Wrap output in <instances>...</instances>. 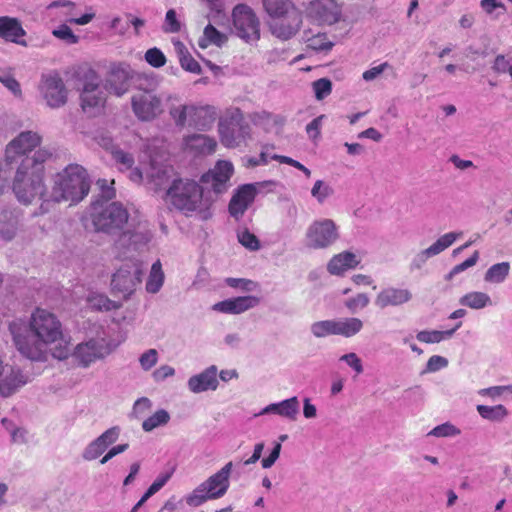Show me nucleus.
Here are the masks:
<instances>
[{
	"instance_id": "nucleus-1",
	"label": "nucleus",
	"mask_w": 512,
	"mask_h": 512,
	"mask_svg": "<svg viewBox=\"0 0 512 512\" xmlns=\"http://www.w3.org/2000/svg\"><path fill=\"white\" fill-rule=\"evenodd\" d=\"M9 331L20 354L33 361L45 360L46 347L62 337L61 323L57 317L40 308L30 317L29 331L19 321L11 322Z\"/></svg>"
},
{
	"instance_id": "nucleus-2",
	"label": "nucleus",
	"mask_w": 512,
	"mask_h": 512,
	"mask_svg": "<svg viewBox=\"0 0 512 512\" xmlns=\"http://www.w3.org/2000/svg\"><path fill=\"white\" fill-rule=\"evenodd\" d=\"M51 156L47 148H39L32 157L23 158L16 166L12 188L19 202L30 204L35 198L44 195V164Z\"/></svg>"
},
{
	"instance_id": "nucleus-3",
	"label": "nucleus",
	"mask_w": 512,
	"mask_h": 512,
	"mask_svg": "<svg viewBox=\"0 0 512 512\" xmlns=\"http://www.w3.org/2000/svg\"><path fill=\"white\" fill-rule=\"evenodd\" d=\"M166 204L171 205L185 216H198L201 220L211 217L210 202L203 198V190L193 180L174 179L163 196Z\"/></svg>"
},
{
	"instance_id": "nucleus-4",
	"label": "nucleus",
	"mask_w": 512,
	"mask_h": 512,
	"mask_svg": "<svg viewBox=\"0 0 512 512\" xmlns=\"http://www.w3.org/2000/svg\"><path fill=\"white\" fill-rule=\"evenodd\" d=\"M90 179L81 165L70 164L54 178L51 198L56 202L78 203L89 193Z\"/></svg>"
},
{
	"instance_id": "nucleus-5",
	"label": "nucleus",
	"mask_w": 512,
	"mask_h": 512,
	"mask_svg": "<svg viewBox=\"0 0 512 512\" xmlns=\"http://www.w3.org/2000/svg\"><path fill=\"white\" fill-rule=\"evenodd\" d=\"M233 463H226L219 471L199 484L191 493L185 496L186 503L191 507H198L208 500L223 497L230 486V475Z\"/></svg>"
},
{
	"instance_id": "nucleus-6",
	"label": "nucleus",
	"mask_w": 512,
	"mask_h": 512,
	"mask_svg": "<svg viewBox=\"0 0 512 512\" xmlns=\"http://www.w3.org/2000/svg\"><path fill=\"white\" fill-rule=\"evenodd\" d=\"M218 130L222 144L228 148H235L246 141L251 128L239 108H230L220 118Z\"/></svg>"
},
{
	"instance_id": "nucleus-7",
	"label": "nucleus",
	"mask_w": 512,
	"mask_h": 512,
	"mask_svg": "<svg viewBox=\"0 0 512 512\" xmlns=\"http://www.w3.org/2000/svg\"><path fill=\"white\" fill-rule=\"evenodd\" d=\"M339 237L338 226L332 219L315 220L305 232V246L313 250L327 249L336 243Z\"/></svg>"
},
{
	"instance_id": "nucleus-8",
	"label": "nucleus",
	"mask_w": 512,
	"mask_h": 512,
	"mask_svg": "<svg viewBox=\"0 0 512 512\" xmlns=\"http://www.w3.org/2000/svg\"><path fill=\"white\" fill-rule=\"evenodd\" d=\"M128 221V212L119 202L95 207L92 222L96 230L112 233L121 229Z\"/></svg>"
},
{
	"instance_id": "nucleus-9",
	"label": "nucleus",
	"mask_w": 512,
	"mask_h": 512,
	"mask_svg": "<svg viewBox=\"0 0 512 512\" xmlns=\"http://www.w3.org/2000/svg\"><path fill=\"white\" fill-rule=\"evenodd\" d=\"M233 28L235 34L247 43L260 39V22L254 11L245 4H238L233 9Z\"/></svg>"
},
{
	"instance_id": "nucleus-10",
	"label": "nucleus",
	"mask_w": 512,
	"mask_h": 512,
	"mask_svg": "<svg viewBox=\"0 0 512 512\" xmlns=\"http://www.w3.org/2000/svg\"><path fill=\"white\" fill-rule=\"evenodd\" d=\"M151 238V232L145 227L123 232L114 245L116 256L120 259L134 260L138 253L145 250Z\"/></svg>"
},
{
	"instance_id": "nucleus-11",
	"label": "nucleus",
	"mask_w": 512,
	"mask_h": 512,
	"mask_svg": "<svg viewBox=\"0 0 512 512\" xmlns=\"http://www.w3.org/2000/svg\"><path fill=\"white\" fill-rule=\"evenodd\" d=\"M42 137L34 131H23L12 139L5 149V160L10 166H18L23 158L40 145Z\"/></svg>"
},
{
	"instance_id": "nucleus-12",
	"label": "nucleus",
	"mask_w": 512,
	"mask_h": 512,
	"mask_svg": "<svg viewBox=\"0 0 512 512\" xmlns=\"http://www.w3.org/2000/svg\"><path fill=\"white\" fill-rule=\"evenodd\" d=\"M112 352L111 345L104 338H91L75 346L72 357L78 366L88 368L92 363L101 360Z\"/></svg>"
},
{
	"instance_id": "nucleus-13",
	"label": "nucleus",
	"mask_w": 512,
	"mask_h": 512,
	"mask_svg": "<svg viewBox=\"0 0 512 512\" xmlns=\"http://www.w3.org/2000/svg\"><path fill=\"white\" fill-rule=\"evenodd\" d=\"M303 24V13L298 8L282 16L270 19L269 31L279 40L287 41L292 39L301 29Z\"/></svg>"
},
{
	"instance_id": "nucleus-14",
	"label": "nucleus",
	"mask_w": 512,
	"mask_h": 512,
	"mask_svg": "<svg viewBox=\"0 0 512 512\" xmlns=\"http://www.w3.org/2000/svg\"><path fill=\"white\" fill-rule=\"evenodd\" d=\"M305 14L313 22L332 25L340 20L342 9L337 0H312L307 4Z\"/></svg>"
},
{
	"instance_id": "nucleus-15",
	"label": "nucleus",
	"mask_w": 512,
	"mask_h": 512,
	"mask_svg": "<svg viewBox=\"0 0 512 512\" xmlns=\"http://www.w3.org/2000/svg\"><path fill=\"white\" fill-rule=\"evenodd\" d=\"M132 109L141 121H151L163 111L162 100L152 91H139L132 96Z\"/></svg>"
},
{
	"instance_id": "nucleus-16",
	"label": "nucleus",
	"mask_w": 512,
	"mask_h": 512,
	"mask_svg": "<svg viewBox=\"0 0 512 512\" xmlns=\"http://www.w3.org/2000/svg\"><path fill=\"white\" fill-rule=\"evenodd\" d=\"M142 269L140 264L133 262L132 265L125 264L120 267L112 277L111 285L114 291L130 296L141 283Z\"/></svg>"
},
{
	"instance_id": "nucleus-17",
	"label": "nucleus",
	"mask_w": 512,
	"mask_h": 512,
	"mask_svg": "<svg viewBox=\"0 0 512 512\" xmlns=\"http://www.w3.org/2000/svg\"><path fill=\"white\" fill-rule=\"evenodd\" d=\"M40 89L47 105L51 108H59L67 101V90L57 73L43 75Z\"/></svg>"
},
{
	"instance_id": "nucleus-18",
	"label": "nucleus",
	"mask_w": 512,
	"mask_h": 512,
	"mask_svg": "<svg viewBox=\"0 0 512 512\" xmlns=\"http://www.w3.org/2000/svg\"><path fill=\"white\" fill-rule=\"evenodd\" d=\"M461 236L462 232H449L442 235L431 246L420 251L418 254L415 255V257L411 261L410 269H421L429 258L434 257L443 252Z\"/></svg>"
},
{
	"instance_id": "nucleus-19",
	"label": "nucleus",
	"mask_w": 512,
	"mask_h": 512,
	"mask_svg": "<svg viewBox=\"0 0 512 512\" xmlns=\"http://www.w3.org/2000/svg\"><path fill=\"white\" fill-rule=\"evenodd\" d=\"M119 426H113L91 441L83 450L82 458L86 461H93L99 458L120 436Z\"/></svg>"
},
{
	"instance_id": "nucleus-20",
	"label": "nucleus",
	"mask_w": 512,
	"mask_h": 512,
	"mask_svg": "<svg viewBox=\"0 0 512 512\" xmlns=\"http://www.w3.org/2000/svg\"><path fill=\"white\" fill-rule=\"evenodd\" d=\"M258 184L241 185L233 194L229 203V213L236 220L243 217L248 207L254 202Z\"/></svg>"
},
{
	"instance_id": "nucleus-21",
	"label": "nucleus",
	"mask_w": 512,
	"mask_h": 512,
	"mask_svg": "<svg viewBox=\"0 0 512 512\" xmlns=\"http://www.w3.org/2000/svg\"><path fill=\"white\" fill-rule=\"evenodd\" d=\"M413 298L408 288L388 286L383 288L375 297L374 304L378 309L398 307L410 302Z\"/></svg>"
},
{
	"instance_id": "nucleus-22",
	"label": "nucleus",
	"mask_w": 512,
	"mask_h": 512,
	"mask_svg": "<svg viewBox=\"0 0 512 512\" xmlns=\"http://www.w3.org/2000/svg\"><path fill=\"white\" fill-rule=\"evenodd\" d=\"M233 170V165L230 162L218 161L212 170L202 176V181L210 184L215 193H223L228 188Z\"/></svg>"
},
{
	"instance_id": "nucleus-23",
	"label": "nucleus",
	"mask_w": 512,
	"mask_h": 512,
	"mask_svg": "<svg viewBox=\"0 0 512 512\" xmlns=\"http://www.w3.org/2000/svg\"><path fill=\"white\" fill-rule=\"evenodd\" d=\"M259 303L260 298L257 296H239L217 302L212 309L225 314L237 315L257 307Z\"/></svg>"
},
{
	"instance_id": "nucleus-24",
	"label": "nucleus",
	"mask_w": 512,
	"mask_h": 512,
	"mask_svg": "<svg viewBox=\"0 0 512 512\" xmlns=\"http://www.w3.org/2000/svg\"><path fill=\"white\" fill-rule=\"evenodd\" d=\"M29 377L17 367L9 366L0 377V394L9 397L27 384Z\"/></svg>"
},
{
	"instance_id": "nucleus-25",
	"label": "nucleus",
	"mask_w": 512,
	"mask_h": 512,
	"mask_svg": "<svg viewBox=\"0 0 512 512\" xmlns=\"http://www.w3.org/2000/svg\"><path fill=\"white\" fill-rule=\"evenodd\" d=\"M105 97L102 89L98 84L86 83L81 92V106L84 112L94 115L103 107Z\"/></svg>"
},
{
	"instance_id": "nucleus-26",
	"label": "nucleus",
	"mask_w": 512,
	"mask_h": 512,
	"mask_svg": "<svg viewBox=\"0 0 512 512\" xmlns=\"http://www.w3.org/2000/svg\"><path fill=\"white\" fill-rule=\"evenodd\" d=\"M193 393H202L207 390H216L218 387L217 367L211 365L199 374L193 375L187 382Z\"/></svg>"
},
{
	"instance_id": "nucleus-27",
	"label": "nucleus",
	"mask_w": 512,
	"mask_h": 512,
	"mask_svg": "<svg viewBox=\"0 0 512 512\" xmlns=\"http://www.w3.org/2000/svg\"><path fill=\"white\" fill-rule=\"evenodd\" d=\"M132 78V71L126 64H119L112 67L108 78V85L117 96L127 92L129 80Z\"/></svg>"
},
{
	"instance_id": "nucleus-28",
	"label": "nucleus",
	"mask_w": 512,
	"mask_h": 512,
	"mask_svg": "<svg viewBox=\"0 0 512 512\" xmlns=\"http://www.w3.org/2000/svg\"><path fill=\"white\" fill-rule=\"evenodd\" d=\"M216 141L204 134H192L184 138V147L195 155H207L215 151Z\"/></svg>"
},
{
	"instance_id": "nucleus-29",
	"label": "nucleus",
	"mask_w": 512,
	"mask_h": 512,
	"mask_svg": "<svg viewBox=\"0 0 512 512\" xmlns=\"http://www.w3.org/2000/svg\"><path fill=\"white\" fill-rule=\"evenodd\" d=\"M357 256L349 251L334 255L327 264V271L331 275H341L349 269H353L359 264Z\"/></svg>"
},
{
	"instance_id": "nucleus-30",
	"label": "nucleus",
	"mask_w": 512,
	"mask_h": 512,
	"mask_svg": "<svg viewBox=\"0 0 512 512\" xmlns=\"http://www.w3.org/2000/svg\"><path fill=\"white\" fill-rule=\"evenodd\" d=\"M149 183L155 191H167L173 178V169L168 166L158 167L154 163L151 164L148 174Z\"/></svg>"
},
{
	"instance_id": "nucleus-31",
	"label": "nucleus",
	"mask_w": 512,
	"mask_h": 512,
	"mask_svg": "<svg viewBox=\"0 0 512 512\" xmlns=\"http://www.w3.org/2000/svg\"><path fill=\"white\" fill-rule=\"evenodd\" d=\"M191 113L189 126L199 130L209 129L216 119V111L211 106L193 105V111H191Z\"/></svg>"
},
{
	"instance_id": "nucleus-32",
	"label": "nucleus",
	"mask_w": 512,
	"mask_h": 512,
	"mask_svg": "<svg viewBox=\"0 0 512 512\" xmlns=\"http://www.w3.org/2000/svg\"><path fill=\"white\" fill-rule=\"evenodd\" d=\"M25 35L21 24L14 18L0 17V37L6 41L26 46L24 40L19 38Z\"/></svg>"
},
{
	"instance_id": "nucleus-33",
	"label": "nucleus",
	"mask_w": 512,
	"mask_h": 512,
	"mask_svg": "<svg viewBox=\"0 0 512 512\" xmlns=\"http://www.w3.org/2000/svg\"><path fill=\"white\" fill-rule=\"evenodd\" d=\"M335 335L351 338L358 334L363 328V322L359 318L334 319Z\"/></svg>"
},
{
	"instance_id": "nucleus-34",
	"label": "nucleus",
	"mask_w": 512,
	"mask_h": 512,
	"mask_svg": "<svg viewBox=\"0 0 512 512\" xmlns=\"http://www.w3.org/2000/svg\"><path fill=\"white\" fill-rule=\"evenodd\" d=\"M18 216L14 211L3 210L0 212V236L5 240H11L18 229Z\"/></svg>"
},
{
	"instance_id": "nucleus-35",
	"label": "nucleus",
	"mask_w": 512,
	"mask_h": 512,
	"mask_svg": "<svg viewBox=\"0 0 512 512\" xmlns=\"http://www.w3.org/2000/svg\"><path fill=\"white\" fill-rule=\"evenodd\" d=\"M174 49L178 56L180 65L184 70L194 74L201 73L202 70L199 63L192 57V55L189 53L188 49L182 42H175Z\"/></svg>"
},
{
	"instance_id": "nucleus-36",
	"label": "nucleus",
	"mask_w": 512,
	"mask_h": 512,
	"mask_svg": "<svg viewBox=\"0 0 512 512\" xmlns=\"http://www.w3.org/2000/svg\"><path fill=\"white\" fill-rule=\"evenodd\" d=\"M262 2L270 19L298 9L291 0H262Z\"/></svg>"
},
{
	"instance_id": "nucleus-37",
	"label": "nucleus",
	"mask_w": 512,
	"mask_h": 512,
	"mask_svg": "<svg viewBox=\"0 0 512 512\" xmlns=\"http://www.w3.org/2000/svg\"><path fill=\"white\" fill-rule=\"evenodd\" d=\"M462 322H459L455 325L454 328L445 331L438 330H422L417 333L416 338L418 341L423 343H440L443 340L450 339L454 333L461 327Z\"/></svg>"
},
{
	"instance_id": "nucleus-38",
	"label": "nucleus",
	"mask_w": 512,
	"mask_h": 512,
	"mask_svg": "<svg viewBox=\"0 0 512 512\" xmlns=\"http://www.w3.org/2000/svg\"><path fill=\"white\" fill-rule=\"evenodd\" d=\"M459 303L463 306L476 310L492 305L490 296L487 293L480 291H473L463 295L459 299Z\"/></svg>"
},
{
	"instance_id": "nucleus-39",
	"label": "nucleus",
	"mask_w": 512,
	"mask_h": 512,
	"mask_svg": "<svg viewBox=\"0 0 512 512\" xmlns=\"http://www.w3.org/2000/svg\"><path fill=\"white\" fill-rule=\"evenodd\" d=\"M476 410L483 419L491 422H502L509 415L507 408L502 404L495 406L480 404L477 405Z\"/></svg>"
},
{
	"instance_id": "nucleus-40",
	"label": "nucleus",
	"mask_w": 512,
	"mask_h": 512,
	"mask_svg": "<svg viewBox=\"0 0 512 512\" xmlns=\"http://www.w3.org/2000/svg\"><path fill=\"white\" fill-rule=\"evenodd\" d=\"M164 272L162 270V264L160 260H157L152 264L147 282L146 291L151 294H155L160 291L164 283Z\"/></svg>"
},
{
	"instance_id": "nucleus-41",
	"label": "nucleus",
	"mask_w": 512,
	"mask_h": 512,
	"mask_svg": "<svg viewBox=\"0 0 512 512\" xmlns=\"http://www.w3.org/2000/svg\"><path fill=\"white\" fill-rule=\"evenodd\" d=\"M303 40L310 49L315 51H329L334 45L325 33L312 34L310 30L303 32Z\"/></svg>"
},
{
	"instance_id": "nucleus-42",
	"label": "nucleus",
	"mask_w": 512,
	"mask_h": 512,
	"mask_svg": "<svg viewBox=\"0 0 512 512\" xmlns=\"http://www.w3.org/2000/svg\"><path fill=\"white\" fill-rule=\"evenodd\" d=\"M510 264L509 262H501L492 265L485 272L484 280L488 283L500 284L503 283L509 275Z\"/></svg>"
},
{
	"instance_id": "nucleus-43",
	"label": "nucleus",
	"mask_w": 512,
	"mask_h": 512,
	"mask_svg": "<svg viewBox=\"0 0 512 512\" xmlns=\"http://www.w3.org/2000/svg\"><path fill=\"white\" fill-rule=\"evenodd\" d=\"M171 474L165 473L159 475L155 481L150 485V487L147 489V491L144 493V495L141 497V499L132 507L131 512H137L140 507L143 506V504L154 494H156L158 491H160L165 484L170 479Z\"/></svg>"
},
{
	"instance_id": "nucleus-44",
	"label": "nucleus",
	"mask_w": 512,
	"mask_h": 512,
	"mask_svg": "<svg viewBox=\"0 0 512 512\" xmlns=\"http://www.w3.org/2000/svg\"><path fill=\"white\" fill-rule=\"evenodd\" d=\"M227 38L224 34L220 33L214 26L208 24L203 32V36L199 39V46L206 48L209 44L221 46L226 42Z\"/></svg>"
},
{
	"instance_id": "nucleus-45",
	"label": "nucleus",
	"mask_w": 512,
	"mask_h": 512,
	"mask_svg": "<svg viewBox=\"0 0 512 512\" xmlns=\"http://www.w3.org/2000/svg\"><path fill=\"white\" fill-rule=\"evenodd\" d=\"M170 421V414L165 409L157 410L153 415L145 419L142 423V429L145 432H151L154 429L166 425Z\"/></svg>"
},
{
	"instance_id": "nucleus-46",
	"label": "nucleus",
	"mask_w": 512,
	"mask_h": 512,
	"mask_svg": "<svg viewBox=\"0 0 512 512\" xmlns=\"http://www.w3.org/2000/svg\"><path fill=\"white\" fill-rule=\"evenodd\" d=\"M480 7L485 15L491 20L499 19L507 11L504 3L499 0H481Z\"/></svg>"
},
{
	"instance_id": "nucleus-47",
	"label": "nucleus",
	"mask_w": 512,
	"mask_h": 512,
	"mask_svg": "<svg viewBox=\"0 0 512 512\" xmlns=\"http://www.w3.org/2000/svg\"><path fill=\"white\" fill-rule=\"evenodd\" d=\"M87 302L92 309L99 311H111L119 308V305L116 302L99 293L90 294Z\"/></svg>"
},
{
	"instance_id": "nucleus-48",
	"label": "nucleus",
	"mask_w": 512,
	"mask_h": 512,
	"mask_svg": "<svg viewBox=\"0 0 512 512\" xmlns=\"http://www.w3.org/2000/svg\"><path fill=\"white\" fill-rule=\"evenodd\" d=\"M299 400L296 396L280 401L279 416L289 420H296L299 413Z\"/></svg>"
},
{
	"instance_id": "nucleus-49",
	"label": "nucleus",
	"mask_w": 512,
	"mask_h": 512,
	"mask_svg": "<svg viewBox=\"0 0 512 512\" xmlns=\"http://www.w3.org/2000/svg\"><path fill=\"white\" fill-rule=\"evenodd\" d=\"M310 331L316 338L335 335L334 319L316 321L311 324Z\"/></svg>"
},
{
	"instance_id": "nucleus-50",
	"label": "nucleus",
	"mask_w": 512,
	"mask_h": 512,
	"mask_svg": "<svg viewBox=\"0 0 512 512\" xmlns=\"http://www.w3.org/2000/svg\"><path fill=\"white\" fill-rule=\"evenodd\" d=\"M193 105H180L170 110V114L177 126H189V118H191Z\"/></svg>"
},
{
	"instance_id": "nucleus-51",
	"label": "nucleus",
	"mask_w": 512,
	"mask_h": 512,
	"mask_svg": "<svg viewBox=\"0 0 512 512\" xmlns=\"http://www.w3.org/2000/svg\"><path fill=\"white\" fill-rule=\"evenodd\" d=\"M0 83L5 86L15 97H22L20 83L9 70L0 71Z\"/></svg>"
},
{
	"instance_id": "nucleus-52",
	"label": "nucleus",
	"mask_w": 512,
	"mask_h": 512,
	"mask_svg": "<svg viewBox=\"0 0 512 512\" xmlns=\"http://www.w3.org/2000/svg\"><path fill=\"white\" fill-rule=\"evenodd\" d=\"M333 188L322 180H317L312 189L311 195L319 204H323L332 194Z\"/></svg>"
},
{
	"instance_id": "nucleus-53",
	"label": "nucleus",
	"mask_w": 512,
	"mask_h": 512,
	"mask_svg": "<svg viewBox=\"0 0 512 512\" xmlns=\"http://www.w3.org/2000/svg\"><path fill=\"white\" fill-rule=\"evenodd\" d=\"M225 283L231 288H237L244 292H252L258 289V283L245 278H226Z\"/></svg>"
},
{
	"instance_id": "nucleus-54",
	"label": "nucleus",
	"mask_w": 512,
	"mask_h": 512,
	"mask_svg": "<svg viewBox=\"0 0 512 512\" xmlns=\"http://www.w3.org/2000/svg\"><path fill=\"white\" fill-rule=\"evenodd\" d=\"M312 89L317 100H323L332 91V83L327 78H320L312 83Z\"/></svg>"
},
{
	"instance_id": "nucleus-55",
	"label": "nucleus",
	"mask_w": 512,
	"mask_h": 512,
	"mask_svg": "<svg viewBox=\"0 0 512 512\" xmlns=\"http://www.w3.org/2000/svg\"><path fill=\"white\" fill-rule=\"evenodd\" d=\"M237 238L241 245L251 251H256L260 248V242L258 238L247 229L239 230Z\"/></svg>"
},
{
	"instance_id": "nucleus-56",
	"label": "nucleus",
	"mask_w": 512,
	"mask_h": 512,
	"mask_svg": "<svg viewBox=\"0 0 512 512\" xmlns=\"http://www.w3.org/2000/svg\"><path fill=\"white\" fill-rule=\"evenodd\" d=\"M52 34L69 45L79 42V37L75 35L72 29L66 24H62L58 28L54 29Z\"/></svg>"
},
{
	"instance_id": "nucleus-57",
	"label": "nucleus",
	"mask_w": 512,
	"mask_h": 512,
	"mask_svg": "<svg viewBox=\"0 0 512 512\" xmlns=\"http://www.w3.org/2000/svg\"><path fill=\"white\" fill-rule=\"evenodd\" d=\"M112 156L121 170H129L133 167L134 158L130 153L122 149H115L112 151Z\"/></svg>"
},
{
	"instance_id": "nucleus-58",
	"label": "nucleus",
	"mask_w": 512,
	"mask_h": 512,
	"mask_svg": "<svg viewBox=\"0 0 512 512\" xmlns=\"http://www.w3.org/2000/svg\"><path fill=\"white\" fill-rule=\"evenodd\" d=\"M461 433L455 425L446 422L433 428L428 435L435 437H452L457 436Z\"/></svg>"
},
{
	"instance_id": "nucleus-59",
	"label": "nucleus",
	"mask_w": 512,
	"mask_h": 512,
	"mask_svg": "<svg viewBox=\"0 0 512 512\" xmlns=\"http://www.w3.org/2000/svg\"><path fill=\"white\" fill-rule=\"evenodd\" d=\"M144 58L148 64L155 68H160L166 63L165 55L160 49L156 47L148 49Z\"/></svg>"
},
{
	"instance_id": "nucleus-60",
	"label": "nucleus",
	"mask_w": 512,
	"mask_h": 512,
	"mask_svg": "<svg viewBox=\"0 0 512 512\" xmlns=\"http://www.w3.org/2000/svg\"><path fill=\"white\" fill-rule=\"evenodd\" d=\"M159 359L158 351L154 348L146 350L139 357V363L144 371H149L154 367Z\"/></svg>"
},
{
	"instance_id": "nucleus-61",
	"label": "nucleus",
	"mask_w": 512,
	"mask_h": 512,
	"mask_svg": "<svg viewBox=\"0 0 512 512\" xmlns=\"http://www.w3.org/2000/svg\"><path fill=\"white\" fill-rule=\"evenodd\" d=\"M369 296L365 293H359L356 296L345 301V306L351 311L356 312L362 310L369 305Z\"/></svg>"
},
{
	"instance_id": "nucleus-62",
	"label": "nucleus",
	"mask_w": 512,
	"mask_h": 512,
	"mask_svg": "<svg viewBox=\"0 0 512 512\" xmlns=\"http://www.w3.org/2000/svg\"><path fill=\"white\" fill-rule=\"evenodd\" d=\"M181 29V24L177 19L176 12L173 9L167 11L163 30L169 33H177Z\"/></svg>"
},
{
	"instance_id": "nucleus-63",
	"label": "nucleus",
	"mask_w": 512,
	"mask_h": 512,
	"mask_svg": "<svg viewBox=\"0 0 512 512\" xmlns=\"http://www.w3.org/2000/svg\"><path fill=\"white\" fill-rule=\"evenodd\" d=\"M448 366V360L439 355H433L431 356L426 364L425 371L426 373H433L436 371H439L443 368H446Z\"/></svg>"
},
{
	"instance_id": "nucleus-64",
	"label": "nucleus",
	"mask_w": 512,
	"mask_h": 512,
	"mask_svg": "<svg viewBox=\"0 0 512 512\" xmlns=\"http://www.w3.org/2000/svg\"><path fill=\"white\" fill-rule=\"evenodd\" d=\"M391 65L388 62H383L378 66H374L363 72L362 78L363 80L370 82L377 79L382 73H384L387 69H390Z\"/></svg>"
}]
</instances>
